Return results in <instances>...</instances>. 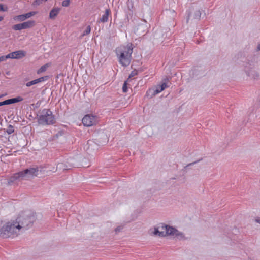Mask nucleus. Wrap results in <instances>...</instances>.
Returning a JSON list of instances; mask_svg holds the SVG:
<instances>
[{
  "label": "nucleus",
  "instance_id": "31",
  "mask_svg": "<svg viewBox=\"0 0 260 260\" xmlns=\"http://www.w3.org/2000/svg\"><path fill=\"white\" fill-rule=\"evenodd\" d=\"M137 74V71H133L129 76V78H132Z\"/></svg>",
  "mask_w": 260,
  "mask_h": 260
},
{
  "label": "nucleus",
  "instance_id": "23",
  "mask_svg": "<svg viewBox=\"0 0 260 260\" xmlns=\"http://www.w3.org/2000/svg\"><path fill=\"white\" fill-rule=\"evenodd\" d=\"M37 13L35 11H32V12H30L29 13H26V14H23L24 15V18H25V19H27L28 18H29L30 17H31V16L35 15Z\"/></svg>",
  "mask_w": 260,
  "mask_h": 260
},
{
  "label": "nucleus",
  "instance_id": "37",
  "mask_svg": "<svg viewBox=\"0 0 260 260\" xmlns=\"http://www.w3.org/2000/svg\"><path fill=\"white\" fill-rule=\"evenodd\" d=\"M255 222L260 224V217H257L255 220Z\"/></svg>",
  "mask_w": 260,
  "mask_h": 260
},
{
  "label": "nucleus",
  "instance_id": "26",
  "mask_svg": "<svg viewBox=\"0 0 260 260\" xmlns=\"http://www.w3.org/2000/svg\"><path fill=\"white\" fill-rule=\"evenodd\" d=\"M43 0H35L33 3L32 5L34 6H39L43 3Z\"/></svg>",
  "mask_w": 260,
  "mask_h": 260
},
{
  "label": "nucleus",
  "instance_id": "34",
  "mask_svg": "<svg viewBox=\"0 0 260 260\" xmlns=\"http://www.w3.org/2000/svg\"><path fill=\"white\" fill-rule=\"evenodd\" d=\"M13 53H10L7 55L6 56H5V57L6 58V59L8 58H12L13 59Z\"/></svg>",
  "mask_w": 260,
  "mask_h": 260
},
{
  "label": "nucleus",
  "instance_id": "4",
  "mask_svg": "<svg viewBox=\"0 0 260 260\" xmlns=\"http://www.w3.org/2000/svg\"><path fill=\"white\" fill-rule=\"evenodd\" d=\"M55 122V119L52 112L50 109H43L38 117V123L41 125H50Z\"/></svg>",
  "mask_w": 260,
  "mask_h": 260
},
{
  "label": "nucleus",
  "instance_id": "19",
  "mask_svg": "<svg viewBox=\"0 0 260 260\" xmlns=\"http://www.w3.org/2000/svg\"><path fill=\"white\" fill-rule=\"evenodd\" d=\"M12 28L14 30L24 29L23 23L14 25Z\"/></svg>",
  "mask_w": 260,
  "mask_h": 260
},
{
  "label": "nucleus",
  "instance_id": "25",
  "mask_svg": "<svg viewBox=\"0 0 260 260\" xmlns=\"http://www.w3.org/2000/svg\"><path fill=\"white\" fill-rule=\"evenodd\" d=\"M14 127L11 125H9L6 131L7 133H8L9 134H12L14 132Z\"/></svg>",
  "mask_w": 260,
  "mask_h": 260
},
{
  "label": "nucleus",
  "instance_id": "13",
  "mask_svg": "<svg viewBox=\"0 0 260 260\" xmlns=\"http://www.w3.org/2000/svg\"><path fill=\"white\" fill-rule=\"evenodd\" d=\"M168 87L166 82L163 83L161 85L158 86L156 88V89L154 92V94H157L162 91H163L165 88Z\"/></svg>",
  "mask_w": 260,
  "mask_h": 260
},
{
  "label": "nucleus",
  "instance_id": "6",
  "mask_svg": "<svg viewBox=\"0 0 260 260\" xmlns=\"http://www.w3.org/2000/svg\"><path fill=\"white\" fill-rule=\"evenodd\" d=\"M160 228L161 230H165V237L168 235L174 236L175 233L177 232L176 229L165 224H161Z\"/></svg>",
  "mask_w": 260,
  "mask_h": 260
},
{
  "label": "nucleus",
  "instance_id": "9",
  "mask_svg": "<svg viewBox=\"0 0 260 260\" xmlns=\"http://www.w3.org/2000/svg\"><path fill=\"white\" fill-rule=\"evenodd\" d=\"M111 13V11L110 9H106L105 10V12L104 15L102 16V17L99 19V22H103L105 23L108 21V17Z\"/></svg>",
  "mask_w": 260,
  "mask_h": 260
},
{
  "label": "nucleus",
  "instance_id": "2",
  "mask_svg": "<svg viewBox=\"0 0 260 260\" xmlns=\"http://www.w3.org/2000/svg\"><path fill=\"white\" fill-rule=\"evenodd\" d=\"M42 170L40 167H33L26 169L23 171H21L14 174L8 180V183L11 185L12 183L22 180H28L39 174Z\"/></svg>",
  "mask_w": 260,
  "mask_h": 260
},
{
  "label": "nucleus",
  "instance_id": "3",
  "mask_svg": "<svg viewBox=\"0 0 260 260\" xmlns=\"http://www.w3.org/2000/svg\"><path fill=\"white\" fill-rule=\"evenodd\" d=\"M119 63L123 67L128 66L131 61L133 47L132 44L120 46L115 50Z\"/></svg>",
  "mask_w": 260,
  "mask_h": 260
},
{
  "label": "nucleus",
  "instance_id": "8",
  "mask_svg": "<svg viewBox=\"0 0 260 260\" xmlns=\"http://www.w3.org/2000/svg\"><path fill=\"white\" fill-rule=\"evenodd\" d=\"M160 227L161 225L157 228L155 227L153 230H151V234L159 237H165V232L163 230L159 231V230H161Z\"/></svg>",
  "mask_w": 260,
  "mask_h": 260
},
{
  "label": "nucleus",
  "instance_id": "33",
  "mask_svg": "<svg viewBox=\"0 0 260 260\" xmlns=\"http://www.w3.org/2000/svg\"><path fill=\"white\" fill-rule=\"evenodd\" d=\"M123 229V226L120 225L117 226L115 229V231L116 233L120 232Z\"/></svg>",
  "mask_w": 260,
  "mask_h": 260
},
{
  "label": "nucleus",
  "instance_id": "35",
  "mask_svg": "<svg viewBox=\"0 0 260 260\" xmlns=\"http://www.w3.org/2000/svg\"><path fill=\"white\" fill-rule=\"evenodd\" d=\"M200 161V160H197V161H194V162H193L190 163V164H189L188 165H187L186 167H188V166H190L193 165H194V164H196V163H197V162H199Z\"/></svg>",
  "mask_w": 260,
  "mask_h": 260
},
{
  "label": "nucleus",
  "instance_id": "30",
  "mask_svg": "<svg viewBox=\"0 0 260 260\" xmlns=\"http://www.w3.org/2000/svg\"><path fill=\"white\" fill-rule=\"evenodd\" d=\"M7 9L8 8L7 7L4 8L3 4H0V11L5 12L7 11Z\"/></svg>",
  "mask_w": 260,
  "mask_h": 260
},
{
  "label": "nucleus",
  "instance_id": "7",
  "mask_svg": "<svg viewBox=\"0 0 260 260\" xmlns=\"http://www.w3.org/2000/svg\"><path fill=\"white\" fill-rule=\"evenodd\" d=\"M47 78H48V76H44V77L39 78L38 79L34 80L32 81H31L30 82H27L26 83V85L27 87H30L33 85H35V84H36L40 82H43V81L46 80Z\"/></svg>",
  "mask_w": 260,
  "mask_h": 260
},
{
  "label": "nucleus",
  "instance_id": "17",
  "mask_svg": "<svg viewBox=\"0 0 260 260\" xmlns=\"http://www.w3.org/2000/svg\"><path fill=\"white\" fill-rule=\"evenodd\" d=\"M23 100V99L21 96H17L15 98H12V99H9L10 104H14V103H17L19 102H21V101H22Z\"/></svg>",
  "mask_w": 260,
  "mask_h": 260
},
{
  "label": "nucleus",
  "instance_id": "18",
  "mask_svg": "<svg viewBox=\"0 0 260 260\" xmlns=\"http://www.w3.org/2000/svg\"><path fill=\"white\" fill-rule=\"evenodd\" d=\"M13 19L17 22H22L25 20L23 14L15 16L13 17Z\"/></svg>",
  "mask_w": 260,
  "mask_h": 260
},
{
  "label": "nucleus",
  "instance_id": "14",
  "mask_svg": "<svg viewBox=\"0 0 260 260\" xmlns=\"http://www.w3.org/2000/svg\"><path fill=\"white\" fill-rule=\"evenodd\" d=\"M24 29H27L32 27L35 25V21L33 20H29L26 22H23Z\"/></svg>",
  "mask_w": 260,
  "mask_h": 260
},
{
  "label": "nucleus",
  "instance_id": "5",
  "mask_svg": "<svg viewBox=\"0 0 260 260\" xmlns=\"http://www.w3.org/2000/svg\"><path fill=\"white\" fill-rule=\"evenodd\" d=\"M97 122V117L96 116L87 114L82 119V123L86 126H91L95 124Z\"/></svg>",
  "mask_w": 260,
  "mask_h": 260
},
{
  "label": "nucleus",
  "instance_id": "27",
  "mask_svg": "<svg viewBox=\"0 0 260 260\" xmlns=\"http://www.w3.org/2000/svg\"><path fill=\"white\" fill-rule=\"evenodd\" d=\"M70 4V0H64L62 2V6L63 7H68Z\"/></svg>",
  "mask_w": 260,
  "mask_h": 260
},
{
  "label": "nucleus",
  "instance_id": "11",
  "mask_svg": "<svg viewBox=\"0 0 260 260\" xmlns=\"http://www.w3.org/2000/svg\"><path fill=\"white\" fill-rule=\"evenodd\" d=\"M60 9L59 8H53L50 12L49 18L51 19H54L58 14Z\"/></svg>",
  "mask_w": 260,
  "mask_h": 260
},
{
  "label": "nucleus",
  "instance_id": "12",
  "mask_svg": "<svg viewBox=\"0 0 260 260\" xmlns=\"http://www.w3.org/2000/svg\"><path fill=\"white\" fill-rule=\"evenodd\" d=\"M68 169H69V168H68V166L66 164H65L63 162H60V163H58L57 165L56 168L55 169H53V170H51V171L54 172L56 171L57 170L64 171V170H67Z\"/></svg>",
  "mask_w": 260,
  "mask_h": 260
},
{
  "label": "nucleus",
  "instance_id": "22",
  "mask_svg": "<svg viewBox=\"0 0 260 260\" xmlns=\"http://www.w3.org/2000/svg\"><path fill=\"white\" fill-rule=\"evenodd\" d=\"M201 15V12L199 10H197L194 12L193 14V18L197 20H200Z\"/></svg>",
  "mask_w": 260,
  "mask_h": 260
},
{
  "label": "nucleus",
  "instance_id": "38",
  "mask_svg": "<svg viewBox=\"0 0 260 260\" xmlns=\"http://www.w3.org/2000/svg\"><path fill=\"white\" fill-rule=\"evenodd\" d=\"M4 19V17L3 16H0V21H2Z\"/></svg>",
  "mask_w": 260,
  "mask_h": 260
},
{
  "label": "nucleus",
  "instance_id": "15",
  "mask_svg": "<svg viewBox=\"0 0 260 260\" xmlns=\"http://www.w3.org/2000/svg\"><path fill=\"white\" fill-rule=\"evenodd\" d=\"M174 236L179 240L186 239L184 234L182 232H179L178 230H177V232L175 233Z\"/></svg>",
  "mask_w": 260,
  "mask_h": 260
},
{
  "label": "nucleus",
  "instance_id": "16",
  "mask_svg": "<svg viewBox=\"0 0 260 260\" xmlns=\"http://www.w3.org/2000/svg\"><path fill=\"white\" fill-rule=\"evenodd\" d=\"M247 74L248 76L250 77L251 78L254 79H256L259 77V75L258 74V73L254 71H251L249 72H247Z\"/></svg>",
  "mask_w": 260,
  "mask_h": 260
},
{
  "label": "nucleus",
  "instance_id": "40",
  "mask_svg": "<svg viewBox=\"0 0 260 260\" xmlns=\"http://www.w3.org/2000/svg\"><path fill=\"white\" fill-rule=\"evenodd\" d=\"M257 49L260 50V43L257 46Z\"/></svg>",
  "mask_w": 260,
  "mask_h": 260
},
{
  "label": "nucleus",
  "instance_id": "1",
  "mask_svg": "<svg viewBox=\"0 0 260 260\" xmlns=\"http://www.w3.org/2000/svg\"><path fill=\"white\" fill-rule=\"evenodd\" d=\"M36 218L34 213L20 215L16 221L0 223V236L6 238L12 236H17L20 232L28 230L32 226Z\"/></svg>",
  "mask_w": 260,
  "mask_h": 260
},
{
  "label": "nucleus",
  "instance_id": "32",
  "mask_svg": "<svg viewBox=\"0 0 260 260\" xmlns=\"http://www.w3.org/2000/svg\"><path fill=\"white\" fill-rule=\"evenodd\" d=\"M1 106H3V105H9L10 104H9V99L6 100L4 101L1 102Z\"/></svg>",
  "mask_w": 260,
  "mask_h": 260
},
{
  "label": "nucleus",
  "instance_id": "20",
  "mask_svg": "<svg viewBox=\"0 0 260 260\" xmlns=\"http://www.w3.org/2000/svg\"><path fill=\"white\" fill-rule=\"evenodd\" d=\"M49 64L46 63L42 66L37 71V74H40L46 71L47 69L49 67Z\"/></svg>",
  "mask_w": 260,
  "mask_h": 260
},
{
  "label": "nucleus",
  "instance_id": "29",
  "mask_svg": "<svg viewBox=\"0 0 260 260\" xmlns=\"http://www.w3.org/2000/svg\"><path fill=\"white\" fill-rule=\"evenodd\" d=\"M122 90L123 92H126L127 91V84L126 82H125L123 85Z\"/></svg>",
  "mask_w": 260,
  "mask_h": 260
},
{
  "label": "nucleus",
  "instance_id": "28",
  "mask_svg": "<svg viewBox=\"0 0 260 260\" xmlns=\"http://www.w3.org/2000/svg\"><path fill=\"white\" fill-rule=\"evenodd\" d=\"M90 31H91L90 27V26H88L86 27L85 30L84 31L83 35H86L89 34L90 32Z\"/></svg>",
  "mask_w": 260,
  "mask_h": 260
},
{
  "label": "nucleus",
  "instance_id": "24",
  "mask_svg": "<svg viewBox=\"0 0 260 260\" xmlns=\"http://www.w3.org/2000/svg\"><path fill=\"white\" fill-rule=\"evenodd\" d=\"M126 4L128 10L129 11H132V10L134 7L133 2L132 1V0H128Z\"/></svg>",
  "mask_w": 260,
  "mask_h": 260
},
{
  "label": "nucleus",
  "instance_id": "39",
  "mask_svg": "<svg viewBox=\"0 0 260 260\" xmlns=\"http://www.w3.org/2000/svg\"><path fill=\"white\" fill-rule=\"evenodd\" d=\"M257 49L260 50V43L257 46Z\"/></svg>",
  "mask_w": 260,
  "mask_h": 260
},
{
  "label": "nucleus",
  "instance_id": "36",
  "mask_svg": "<svg viewBox=\"0 0 260 260\" xmlns=\"http://www.w3.org/2000/svg\"><path fill=\"white\" fill-rule=\"evenodd\" d=\"M6 58L5 57V56H2L0 57V62L6 60Z\"/></svg>",
  "mask_w": 260,
  "mask_h": 260
},
{
  "label": "nucleus",
  "instance_id": "10",
  "mask_svg": "<svg viewBox=\"0 0 260 260\" xmlns=\"http://www.w3.org/2000/svg\"><path fill=\"white\" fill-rule=\"evenodd\" d=\"M13 59H19L25 56L26 53L22 50H19L12 52Z\"/></svg>",
  "mask_w": 260,
  "mask_h": 260
},
{
  "label": "nucleus",
  "instance_id": "21",
  "mask_svg": "<svg viewBox=\"0 0 260 260\" xmlns=\"http://www.w3.org/2000/svg\"><path fill=\"white\" fill-rule=\"evenodd\" d=\"M147 26L146 24H142L138 25V30H142V32H145L147 30Z\"/></svg>",
  "mask_w": 260,
  "mask_h": 260
},
{
  "label": "nucleus",
  "instance_id": "41",
  "mask_svg": "<svg viewBox=\"0 0 260 260\" xmlns=\"http://www.w3.org/2000/svg\"><path fill=\"white\" fill-rule=\"evenodd\" d=\"M45 2L47 1V0H44Z\"/></svg>",
  "mask_w": 260,
  "mask_h": 260
}]
</instances>
